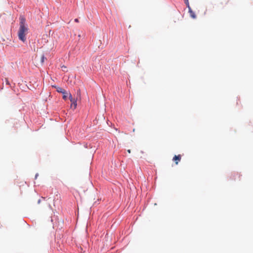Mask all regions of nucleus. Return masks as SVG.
<instances>
[{
  "mask_svg": "<svg viewBox=\"0 0 253 253\" xmlns=\"http://www.w3.org/2000/svg\"><path fill=\"white\" fill-rule=\"evenodd\" d=\"M28 28L26 24V19L23 17H20V27L18 32V38L23 42L26 41V35L28 33Z\"/></svg>",
  "mask_w": 253,
  "mask_h": 253,
  "instance_id": "f257e3e1",
  "label": "nucleus"
},
{
  "mask_svg": "<svg viewBox=\"0 0 253 253\" xmlns=\"http://www.w3.org/2000/svg\"><path fill=\"white\" fill-rule=\"evenodd\" d=\"M69 98H70V101L72 102L71 106V107H73L74 109H75L76 108L77 105V100L75 98H73V97L71 94H70V95H69Z\"/></svg>",
  "mask_w": 253,
  "mask_h": 253,
  "instance_id": "f03ea898",
  "label": "nucleus"
},
{
  "mask_svg": "<svg viewBox=\"0 0 253 253\" xmlns=\"http://www.w3.org/2000/svg\"><path fill=\"white\" fill-rule=\"evenodd\" d=\"M181 159V155H175L172 159V160L175 162L176 165H177Z\"/></svg>",
  "mask_w": 253,
  "mask_h": 253,
  "instance_id": "7ed1b4c3",
  "label": "nucleus"
},
{
  "mask_svg": "<svg viewBox=\"0 0 253 253\" xmlns=\"http://www.w3.org/2000/svg\"><path fill=\"white\" fill-rule=\"evenodd\" d=\"M188 11H189V13H190V15L191 17L193 19H195L196 18V15L195 13H194V12L192 10V9L190 6H189V7H188Z\"/></svg>",
  "mask_w": 253,
  "mask_h": 253,
  "instance_id": "20e7f679",
  "label": "nucleus"
},
{
  "mask_svg": "<svg viewBox=\"0 0 253 253\" xmlns=\"http://www.w3.org/2000/svg\"><path fill=\"white\" fill-rule=\"evenodd\" d=\"M56 90L57 92L62 93V94H67V92L65 89L60 87H57L56 88Z\"/></svg>",
  "mask_w": 253,
  "mask_h": 253,
  "instance_id": "39448f33",
  "label": "nucleus"
},
{
  "mask_svg": "<svg viewBox=\"0 0 253 253\" xmlns=\"http://www.w3.org/2000/svg\"><path fill=\"white\" fill-rule=\"evenodd\" d=\"M62 70L64 72H67V67L65 66L64 65H63L60 67Z\"/></svg>",
  "mask_w": 253,
  "mask_h": 253,
  "instance_id": "423d86ee",
  "label": "nucleus"
},
{
  "mask_svg": "<svg viewBox=\"0 0 253 253\" xmlns=\"http://www.w3.org/2000/svg\"><path fill=\"white\" fill-rule=\"evenodd\" d=\"M45 59L46 60V59L44 57V56L42 55L41 56V62L42 63L45 62Z\"/></svg>",
  "mask_w": 253,
  "mask_h": 253,
  "instance_id": "0eeeda50",
  "label": "nucleus"
},
{
  "mask_svg": "<svg viewBox=\"0 0 253 253\" xmlns=\"http://www.w3.org/2000/svg\"><path fill=\"white\" fill-rule=\"evenodd\" d=\"M67 94H63V98L65 100H66L67 98Z\"/></svg>",
  "mask_w": 253,
  "mask_h": 253,
  "instance_id": "6e6552de",
  "label": "nucleus"
},
{
  "mask_svg": "<svg viewBox=\"0 0 253 253\" xmlns=\"http://www.w3.org/2000/svg\"><path fill=\"white\" fill-rule=\"evenodd\" d=\"M184 0L185 1L187 6V7H189L190 5H189V2H188V0Z\"/></svg>",
  "mask_w": 253,
  "mask_h": 253,
  "instance_id": "1a4fd4ad",
  "label": "nucleus"
},
{
  "mask_svg": "<svg viewBox=\"0 0 253 253\" xmlns=\"http://www.w3.org/2000/svg\"><path fill=\"white\" fill-rule=\"evenodd\" d=\"M75 22H77V23H78V22H79V20H78V19H77V18L75 19Z\"/></svg>",
  "mask_w": 253,
  "mask_h": 253,
  "instance_id": "9d476101",
  "label": "nucleus"
},
{
  "mask_svg": "<svg viewBox=\"0 0 253 253\" xmlns=\"http://www.w3.org/2000/svg\"><path fill=\"white\" fill-rule=\"evenodd\" d=\"M77 94H78V95H80V89L78 90V91H77Z\"/></svg>",
  "mask_w": 253,
  "mask_h": 253,
  "instance_id": "9b49d317",
  "label": "nucleus"
},
{
  "mask_svg": "<svg viewBox=\"0 0 253 253\" xmlns=\"http://www.w3.org/2000/svg\"><path fill=\"white\" fill-rule=\"evenodd\" d=\"M127 152L128 153H130V150L128 149L127 150Z\"/></svg>",
  "mask_w": 253,
  "mask_h": 253,
  "instance_id": "f8f14e48",
  "label": "nucleus"
}]
</instances>
